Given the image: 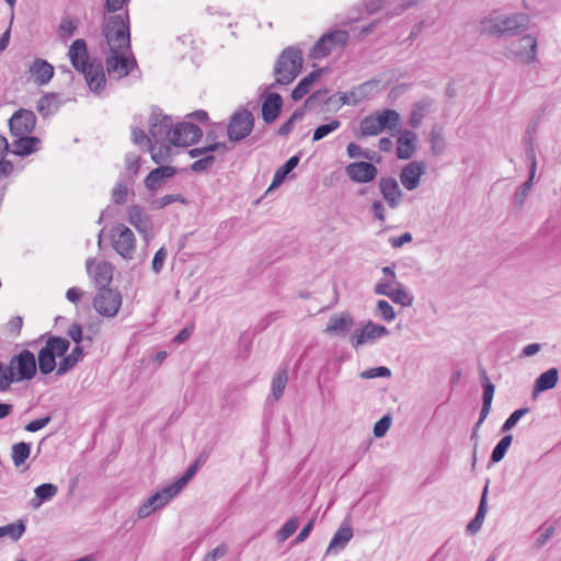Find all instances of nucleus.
<instances>
[{
    "label": "nucleus",
    "instance_id": "f257e3e1",
    "mask_svg": "<svg viewBox=\"0 0 561 561\" xmlns=\"http://www.w3.org/2000/svg\"><path fill=\"white\" fill-rule=\"evenodd\" d=\"M302 66V50L297 46L286 47L275 61L273 69L275 80L270 84V88H279L290 84L301 73Z\"/></svg>",
    "mask_w": 561,
    "mask_h": 561
},
{
    "label": "nucleus",
    "instance_id": "f03ea898",
    "mask_svg": "<svg viewBox=\"0 0 561 561\" xmlns=\"http://www.w3.org/2000/svg\"><path fill=\"white\" fill-rule=\"evenodd\" d=\"M36 373L37 363L35 355L28 350L21 351L11 357L7 370L3 371L2 380H0V391L9 390L13 382L33 379Z\"/></svg>",
    "mask_w": 561,
    "mask_h": 561
},
{
    "label": "nucleus",
    "instance_id": "7ed1b4c3",
    "mask_svg": "<svg viewBox=\"0 0 561 561\" xmlns=\"http://www.w3.org/2000/svg\"><path fill=\"white\" fill-rule=\"evenodd\" d=\"M102 35L106 39L110 50H112V48L130 50V23L128 11L124 14H112L108 16L104 14Z\"/></svg>",
    "mask_w": 561,
    "mask_h": 561
},
{
    "label": "nucleus",
    "instance_id": "20e7f679",
    "mask_svg": "<svg viewBox=\"0 0 561 561\" xmlns=\"http://www.w3.org/2000/svg\"><path fill=\"white\" fill-rule=\"evenodd\" d=\"M70 347V342L61 336L50 335L46 344L39 350L37 355V366L42 375H49L58 366L57 357L64 356Z\"/></svg>",
    "mask_w": 561,
    "mask_h": 561
},
{
    "label": "nucleus",
    "instance_id": "39448f33",
    "mask_svg": "<svg viewBox=\"0 0 561 561\" xmlns=\"http://www.w3.org/2000/svg\"><path fill=\"white\" fill-rule=\"evenodd\" d=\"M111 283L103 284L98 288L92 299L94 310L104 318H114L123 302V296L116 288L110 286Z\"/></svg>",
    "mask_w": 561,
    "mask_h": 561
},
{
    "label": "nucleus",
    "instance_id": "423d86ee",
    "mask_svg": "<svg viewBox=\"0 0 561 561\" xmlns=\"http://www.w3.org/2000/svg\"><path fill=\"white\" fill-rule=\"evenodd\" d=\"M255 117L243 106H240L229 118L227 136L231 142H240L251 135Z\"/></svg>",
    "mask_w": 561,
    "mask_h": 561
},
{
    "label": "nucleus",
    "instance_id": "0eeeda50",
    "mask_svg": "<svg viewBox=\"0 0 561 561\" xmlns=\"http://www.w3.org/2000/svg\"><path fill=\"white\" fill-rule=\"evenodd\" d=\"M274 89L270 88V85L260 87V90H262L260 94L262 119L266 125L276 122L284 106L283 96L274 92Z\"/></svg>",
    "mask_w": 561,
    "mask_h": 561
},
{
    "label": "nucleus",
    "instance_id": "6e6552de",
    "mask_svg": "<svg viewBox=\"0 0 561 561\" xmlns=\"http://www.w3.org/2000/svg\"><path fill=\"white\" fill-rule=\"evenodd\" d=\"M350 35L347 31L335 30L323 34L312 46L310 50V57L313 59H320L329 56L331 51L336 47H344L347 45Z\"/></svg>",
    "mask_w": 561,
    "mask_h": 561
},
{
    "label": "nucleus",
    "instance_id": "1a4fd4ad",
    "mask_svg": "<svg viewBox=\"0 0 561 561\" xmlns=\"http://www.w3.org/2000/svg\"><path fill=\"white\" fill-rule=\"evenodd\" d=\"M110 51L111 55L105 58V66L106 71L111 77L122 79L128 76L133 69L137 67L135 57L133 55L130 57L126 56L128 50L112 48Z\"/></svg>",
    "mask_w": 561,
    "mask_h": 561
},
{
    "label": "nucleus",
    "instance_id": "9d476101",
    "mask_svg": "<svg viewBox=\"0 0 561 561\" xmlns=\"http://www.w3.org/2000/svg\"><path fill=\"white\" fill-rule=\"evenodd\" d=\"M529 22V16L525 13L501 15L493 19V33L514 36L526 32Z\"/></svg>",
    "mask_w": 561,
    "mask_h": 561
},
{
    "label": "nucleus",
    "instance_id": "9b49d317",
    "mask_svg": "<svg viewBox=\"0 0 561 561\" xmlns=\"http://www.w3.org/2000/svg\"><path fill=\"white\" fill-rule=\"evenodd\" d=\"M203 137V130L192 122H181L173 126L170 144L174 147H190Z\"/></svg>",
    "mask_w": 561,
    "mask_h": 561
},
{
    "label": "nucleus",
    "instance_id": "f8f14e48",
    "mask_svg": "<svg viewBox=\"0 0 561 561\" xmlns=\"http://www.w3.org/2000/svg\"><path fill=\"white\" fill-rule=\"evenodd\" d=\"M114 250L124 259H130L135 252L136 239L134 232L124 224H117L111 230Z\"/></svg>",
    "mask_w": 561,
    "mask_h": 561
},
{
    "label": "nucleus",
    "instance_id": "ddd939ff",
    "mask_svg": "<svg viewBox=\"0 0 561 561\" xmlns=\"http://www.w3.org/2000/svg\"><path fill=\"white\" fill-rule=\"evenodd\" d=\"M508 54L517 61L529 65L537 61V38L531 35L512 42Z\"/></svg>",
    "mask_w": 561,
    "mask_h": 561
},
{
    "label": "nucleus",
    "instance_id": "4468645a",
    "mask_svg": "<svg viewBox=\"0 0 561 561\" xmlns=\"http://www.w3.org/2000/svg\"><path fill=\"white\" fill-rule=\"evenodd\" d=\"M149 123V135L156 142L165 140L170 142L174 126L171 116L163 114L159 107H153Z\"/></svg>",
    "mask_w": 561,
    "mask_h": 561
},
{
    "label": "nucleus",
    "instance_id": "2eb2a0df",
    "mask_svg": "<svg viewBox=\"0 0 561 561\" xmlns=\"http://www.w3.org/2000/svg\"><path fill=\"white\" fill-rule=\"evenodd\" d=\"M36 126V115L33 111L20 108L9 119V129L12 136L32 134Z\"/></svg>",
    "mask_w": 561,
    "mask_h": 561
},
{
    "label": "nucleus",
    "instance_id": "dca6fc26",
    "mask_svg": "<svg viewBox=\"0 0 561 561\" xmlns=\"http://www.w3.org/2000/svg\"><path fill=\"white\" fill-rule=\"evenodd\" d=\"M345 174L354 183L366 184L376 180L378 169L373 162L355 161L345 167Z\"/></svg>",
    "mask_w": 561,
    "mask_h": 561
},
{
    "label": "nucleus",
    "instance_id": "f3484780",
    "mask_svg": "<svg viewBox=\"0 0 561 561\" xmlns=\"http://www.w3.org/2000/svg\"><path fill=\"white\" fill-rule=\"evenodd\" d=\"M389 330L381 324L368 321L362 329L355 330L351 335V344L357 348L365 343H371L375 340L388 335Z\"/></svg>",
    "mask_w": 561,
    "mask_h": 561
},
{
    "label": "nucleus",
    "instance_id": "a211bd4d",
    "mask_svg": "<svg viewBox=\"0 0 561 561\" xmlns=\"http://www.w3.org/2000/svg\"><path fill=\"white\" fill-rule=\"evenodd\" d=\"M84 76L87 84L93 93L102 92L106 84L104 67L100 59L94 58L85 66L84 71H79Z\"/></svg>",
    "mask_w": 561,
    "mask_h": 561
},
{
    "label": "nucleus",
    "instance_id": "6ab92c4d",
    "mask_svg": "<svg viewBox=\"0 0 561 561\" xmlns=\"http://www.w3.org/2000/svg\"><path fill=\"white\" fill-rule=\"evenodd\" d=\"M378 188L387 205L392 209L398 208L404 195L398 181L392 176H382L378 181Z\"/></svg>",
    "mask_w": 561,
    "mask_h": 561
},
{
    "label": "nucleus",
    "instance_id": "aec40b11",
    "mask_svg": "<svg viewBox=\"0 0 561 561\" xmlns=\"http://www.w3.org/2000/svg\"><path fill=\"white\" fill-rule=\"evenodd\" d=\"M354 318L347 312L333 313L327 323L324 333L331 336H346L354 327Z\"/></svg>",
    "mask_w": 561,
    "mask_h": 561
},
{
    "label": "nucleus",
    "instance_id": "412c9836",
    "mask_svg": "<svg viewBox=\"0 0 561 561\" xmlns=\"http://www.w3.org/2000/svg\"><path fill=\"white\" fill-rule=\"evenodd\" d=\"M426 165L423 161H412L404 165L400 172V182L408 191L415 190L422 175L425 174Z\"/></svg>",
    "mask_w": 561,
    "mask_h": 561
},
{
    "label": "nucleus",
    "instance_id": "4be33fe9",
    "mask_svg": "<svg viewBox=\"0 0 561 561\" xmlns=\"http://www.w3.org/2000/svg\"><path fill=\"white\" fill-rule=\"evenodd\" d=\"M127 215L128 222L134 226L139 233L144 234L145 238L151 233L152 221L141 206L136 204L130 205Z\"/></svg>",
    "mask_w": 561,
    "mask_h": 561
},
{
    "label": "nucleus",
    "instance_id": "5701e85b",
    "mask_svg": "<svg viewBox=\"0 0 561 561\" xmlns=\"http://www.w3.org/2000/svg\"><path fill=\"white\" fill-rule=\"evenodd\" d=\"M526 158L529 161V178L526 182H524L514 194V204L516 207H522L529 194V191L533 186V180L536 174L537 169V160L536 152L534 148H529L526 151Z\"/></svg>",
    "mask_w": 561,
    "mask_h": 561
},
{
    "label": "nucleus",
    "instance_id": "b1692460",
    "mask_svg": "<svg viewBox=\"0 0 561 561\" xmlns=\"http://www.w3.org/2000/svg\"><path fill=\"white\" fill-rule=\"evenodd\" d=\"M353 538V528L350 522V518L346 517L340 525L339 529L333 535L329 547L327 549V554L336 553L343 550L350 540Z\"/></svg>",
    "mask_w": 561,
    "mask_h": 561
},
{
    "label": "nucleus",
    "instance_id": "393cba45",
    "mask_svg": "<svg viewBox=\"0 0 561 561\" xmlns=\"http://www.w3.org/2000/svg\"><path fill=\"white\" fill-rule=\"evenodd\" d=\"M68 56L72 67L77 71H84L85 66L91 62L88 54L87 43L82 38L75 39L69 47Z\"/></svg>",
    "mask_w": 561,
    "mask_h": 561
},
{
    "label": "nucleus",
    "instance_id": "a878e982",
    "mask_svg": "<svg viewBox=\"0 0 561 561\" xmlns=\"http://www.w3.org/2000/svg\"><path fill=\"white\" fill-rule=\"evenodd\" d=\"M15 139L11 144V153L18 157H27L38 151V145L41 140L36 136L25 134L21 136H14Z\"/></svg>",
    "mask_w": 561,
    "mask_h": 561
},
{
    "label": "nucleus",
    "instance_id": "bb28decb",
    "mask_svg": "<svg viewBox=\"0 0 561 561\" xmlns=\"http://www.w3.org/2000/svg\"><path fill=\"white\" fill-rule=\"evenodd\" d=\"M179 170L172 165H159L158 168L152 169L145 179V186L151 191H158L163 180L173 178L176 175Z\"/></svg>",
    "mask_w": 561,
    "mask_h": 561
},
{
    "label": "nucleus",
    "instance_id": "cd10ccee",
    "mask_svg": "<svg viewBox=\"0 0 561 561\" xmlns=\"http://www.w3.org/2000/svg\"><path fill=\"white\" fill-rule=\"evenodd\" d=\"M416 140L417 135L410 129H404L401 131V135L399 136L397 140V150L396 154L398 159L401 160H409L412 158L416 150Z\"/></svg>",
    "mask_w": 561,
    "mask_h": 561
},
{
    "label": "nucleus",
    "instance_id": "c85d7f7f",
    "mask_svg": "<svg viewBox=\"0 0 561 561\" xmlns=\"http://www.w3.org/2000/svg\"><path fill=\"white\" fill-rule=\"evenodd\" d=\"M480 375L482 377V386H483V403L480 412V417L478 422L473 426L471 438H474L477 435L478 427L485 420L491 409V379L488 376V371L481 365L479 366Z\"/></svg>",
    "mask_w": 561,
    "mask_h": 561
},
{
    "label": "nucleus",
    "instance_id": "c756f323",
    "mask_svg": "<svg viewBox=\"0 0 561 561\" xmlns=\"http://www.w3.org/2000/svg\"><path fill=\"white\" fill-rule=\"evenodd\" d=\"M30 72L38 85H44L53 79L55 69L47 60L36 58L30 67Z\"/></svg>",
    "mask_w": 561,
    "mask_h": 561
},
{
    "label": "nucleus",
    "instance_id": "7c9ffc66",
    "mask_svg": "<svg viewBox=\"0 0 561 561\" xmlns=\"http://www.w3.org/2000/svg\"><path fill=\"white\" fill-rule=\"evenodd\" d=\"M87 272L93 280H113L114 267L110 262L89 259Z\"/></svg>",
    "mask_w": 561,
    "mask_h": 561
},
{
    "label": "nucleus",
    "instance_id": "2f4dec72",
    "mask_svg": "<svg viewBox=\"0 0 561 561\" xmlns=\"http://www.w3.org/2000/svg\"><path fill=\"white\" fill-rule=\"evenodd\" d=\"M488 491H489V480H486L485 485L483 488L480 504H479L478 511L476 513V516L467 525L466 531L469 536L476 535L480 530V528L483 524L485 514L488 512V500H486Z\"/></svg>",
    "mask_w": 561,
    "mask_h": 561
},
{
    "label": "nucleus",
    "instance_id": "473e14b6",
    "mask_svg": "<svg viewBox=\"0 0 561 561\" xmlns=\"http://www.w3.org/2000/svg\"><path fill=\"white\" fill-rule=\"evenodd\" d=\"M325 71V68H320L311 71L306 77H304L297 85L291 91L293 101L297 102L301 100L305 95H307L312 87V84L318 80L321 75Z\"/></svg>",
    "mask_w": 561,
    "mask_h": 561
},
{
    "label": "nucleus",
    "instance_id": "72a5a7b5",
    "mask_svg": "<svg viewBox=\"0 0 561 561\" xmlns=\"http://www.w3.org/2000/svg\"><path fill=\"white\" fill-rule=\"evenodd\" d=\"M61 357L62 358L59 362L58 367L56 369L57 377L66 375L76 367V365L83 357V347L80 345H76L69 354L66 353Z\"/></svg>",
    "mask_w": 561,
    "mask_h": 561
},
{
    "label": "nucleus",
    "instance_id": "f704fd0d",
    "mask_svg": "<svg viewBox=\"0 0 561 561\" xmlns=\"http://www.w3.org/2000/svg\"><path fill=\"white\" fill-rule=\"evenodd\" d=\"M58 492V486L54 483H43L35 488V496L30 501L33 508H38L44 502L51 500Z\"/></svg>",
    "mask_w": 561,
    "mask_h": 561
},
{
    "label": "nucleus",
    "instance_id": "c9c22d12",
    "mask_svg": "<svg viewBox=\"0 0 561 561\" xmlns=\"http://www.w3.org/2000/svg\"><path fill=\"white\" fill-rule=\"evenodd\" d=\"M559 379V370L554 367L540 374L534 385V394L550 390L556 387Z\"/></svg>",
    "mask_w": 561,
    "mask_h": 561
},
{
    "label": "nucleus",
    "instance_id": "e433bc0d",
    "mask_svg": "<svg viewBox=\"0 0 561 561\" xmlns=\"http://www.w3.org/2000/svg\"><path fill=\"white\" fill-rule=\"evenodd\" d=\"M8 153H11V145L8 139L0 134V181L9 178L14 172L13 162L5 159Z\"/></svg>",
    "mask_w": 561,
    "mask_h": 561
},
{
    "label": "nucleus",
    "instance_id": "4c0bfd02",
    "mask_svg": "<svg viewBox=\"0 0 561 561\" xmlns=\"http://www.w3.org/2000/svg\"><path fill=\"white\" fill-rule=\"evenodd\" d=\"M59 94L56 92L45 93L37 102L36 110L43 117H48L55 113L60 105Z\"/></svg>",
    "mask_w": 561,
    "mask_h": 561
},
{
    "label": "nucleus",
    "instance_id": "58836bf2",
    "mask_svg": "<svg viewBox=\"0 0 561 561\" xmlns=\"http://www.w3.org/2000/svg\"><path fill=\"white\" fill-rule=\"evenodd\" d=\"M170 142L160 141L150 144L148 151L151 153V159L154 163L162 165L163 162L171 160L172 148Z\"/></svg>",
    "mask_w": 561,
    "mask_h": 561
},
{
    "label": "nucleus",
    "instance_id": "ea45409f",
    "mask_svg": "<svg viewBox=\"0 0 561 561\" xmlns=\"http://www.w3.org/2000/svg\"><path fill=\"white\" fill-rule=\"evenodd\" d=\"M433 101L430 98H424L414 104L413 110L409 116L408 124L412 128H419L425 116V112L432 105Z\"/></svg>",
    "mask_w": 561,
    "mask_h": 561
},
{
    "label": "nucleus",
    "instance_id": "a19ab883",
    "mask_svg": "<svg viewBox=\"0 0 561 561\" xmlns=\"http://www.w3.org/2000/svg\"><path fill=\"white\" fill-rule=\"evenodd\" d=\"M287 381H288L287 368L286 367L279 368L273 376L272 385H271L272 397L275 401H278L283 397Z\"/></svg>",
    "mask_w": 561,
    "mask_h": 561
},
{
    "label": "nucleus",
    "instance_id": "79ce46f5",
    "mask_svg": "<svg viewBox=\"0 0 561 561\" xmlns=\"http://www.w3.org/2000/svg\"><path fill=\"white\" fill-rule=\"evenodd\" d=\"M180 492H175L173 488V483L162 488L161 491L156 492L151 495L149 500V504H153L156 510L163 507L167 505L173 497H175Z\"/></svg>",
    "mask_w": 561,
    "mask_h": 561
},
{
    "label": "nucleus",
    "instance_id": "37998d69",
    "mask_svg": "<svg viewBox=\"0 0 561 561\" xmlns=\"http://www.w3.org/2000/svg\"><path fill=\"white\" fill-rule=\"evenodd\" d=\"M126 170L119 174L123 181L135 182L140 170V158L127 154L126 158Z\"/></svg>",
    "mask_w": 561,
    "mask_h": 561
},
{
    "label": "nucleus",
    "instance_id": "c03bdc74",
    "mask_svg": "<svg viewBox=\"0 0 561 561\" xmlns=\"http://www.w3.org/2000/svg\"><path fill=\"white\" fill-rule=\"evenodd\" d=\"M333 96H329V90L327 88L314 91L305 100V106H309V111L316 110L321 103L330 104Z\"/></svg>",
    "mask_w": 561,
    "mask_h": 561
},
{
    "label": "nucleus",
    "instance_id": "a18cd8bd",
    "mask_svg": "<svg viewBox=\"0 0 561 561\" xmlns=\"http://www.w3.org/2000/svg\"><path fill=\"white\" fill-rule=\"evenodd\" d=\"M376 115L382 130L386 128L393 129L400 121L399 113L391 108H386Z\"/></svg>",
    "mask_w": 561,
    "mask_h": 561
},
{
    "label": "nucleus",
    "instance_id": "49530a36",
    "mask_svg": "<svg viewBox=\"0 0 561 561\" xmlns=\"http://www.w3.org/2000/svg\"><path fill=\"white\" fill-rule=\"evenodd\" d=\"M31 454V445L25 442L16 443L12 446V460L14 466L23 465Z\"/></svg>",
    "mask_w": 561,
    "mask_h": 561
},
{
    "label": "nucleus",
    "instance_id": "de8ad7c7",
    "mask_svg": "<svg viewBox=\"0 0 561 561\" xmlns=\"http://www.w3.org/2000/svg\"><path fill=\"white\" fill-rule=\"evenodd\" d=\"M25 533V524L22 520L11 523L0 527V534L10 538L12 541H18Z\"/></svg>",
    "mask_w": 561,
    "mask_h": 561
},
{
    "label": "nucleus",
    "instance_id": "09e8293b",
    "mask_svg": "<svg viewBox=\"0 0 561 561\" xmlns=\"http://www.w3.org/2000/svg\"><path fill=\"white\" fill-rule=\"evenodd\" d=\"M382 129L378 124L377 115H369L360 122V133L363 136H375L381 133Z\"/></svg>",
    "mask_w": 561,
    "mask_h": 561
},
{
    "label": "nucleus",
    "instance_id": "8fccbe9b",
    "mask_svg": "<svg viewBox=\"0 0 561 561\" xmlns=\"http://www.w3.org/2000/svg\"><path fill=\"white\" fill-rule=\"evenodd\" d=\"M172 203L187 204V199L182 194H168L156 198L151 202V208L154 210L162 209Z\"/></svg>",
    "mask_w": 561,
    "mask_h": 561
},
{
    "label": "nucleus",
    "instance_id": "3c124183",
    "mask_svg": "<svg viewBox=\"0 0 561 561\" xmlns=\"http://www.w3.org/2000/svg\"><path fill=\"white\" fill-rule=\"evenodd\" d=\"M340 126H341V122L339 119H332L328 124H323V125L318 126L313 130L312 140L313 141H319V140L323 139L329 134H331V133L335 131L336 129H339Z\"/></svg>",
    "mask_w": 561,
    "mask_h": 561
},
{
    "label": "nucleus",
    "instance_id": "603ef678",
    "mask_svg": "<svg viewBox=\"0 0 561 561\" xmlns=\"http://www.w3.org/2000/svg\"><path fill=\"white\" fill-rule=\"evenodd\" d=\"M130 181H123L119 176L118 183L112 190V199L116 205H124L126 203V197L128 195L127 184Z\"/></svg>",
    "mask_w": 561,
    "mask_h": 561
},
{
    "label": "nucleus",
    "instance_id": "864d4df0",
    "mask_svg": "<svg viewBox=\"0 0 561 561\" xmlns=\"http://www.w3.org/2000/svg\"><path fill=\"white\" fill-rule=\"evenodd\" d=\"M78 28V20L65 16L61 19L58 33L62 38H69L75 35Z\"/></svg>",
    "mask_w": 561,
    "mask_h": 561
},
{
    "label": "nucleus",
    "instance_id": "5fc2aeb1",
    "mask_svg": "<svg viewBox=\"0 0 561 561\" xmlns=\"http://www.w3.org/2000/svg\"><path fill=\"white\" fill-rule=\"evenodd\" d=\"M298 526L299 519L297 517H291L290 519H288L277 531V540L279 542L287 540L297 530Z\"/></svg>",
    "mask_w": 561,
    "mask_h": 561
},
{
    "label": "nucleus",
    "instance_id": "6e6d98bb",
    "mask_svg": "<svg viewBox=\"0 0 561 561\" xmlns=\"http://www.w3.org/2000/svg\"><path fill=\"white\" fill-rule=\"evenodd\" d=\"M215 161H216V157L211 153H208V154L197 159L196 161H194L190 165V170L195 173H202L204 171L209 170L214 165Z\"/></svg>",
    "mask_w": 561,
    "mask_h": 561
},
{
    "label": "nucleus",
    "instance_id": "4d7b16f0",
    "mask_svg": "<svg viewBox=\"0 0 561 561\" xmlns=\"http://www.w3.org/2000/svg\"><path fill=\"white\" fill-rule=\"evenodd\" d=\"M199 468L194 462L186 469V471L173 482L175 492H181L191 479L196 474Z\"/></svg>",
    "mask_w": 561,
    "mask_h": 561
},
{
    "label": "nucleus",
    "instance_id": "13d9d810",
    "mask_svg": "<svg viewBox=\"0 0 561 561\" xmlns=\"http://www.w3.org/2000/svg\"><path fill=\"white\" fill-rule=\"evenodd\" d=\"M512 440L513 436L511 434L502 437V439L493 448V462H499L504 458L508 447L512 444Z\"/></svg>",
    "mask_w": 561,
    "mask_h": 561
},
{
    "label": "nucleus",
    "instance_id": "bf43d9fd",
    "mask_svg": "<svg viewBox=\"0 0 561 561\" xmlns=\"http://www.w3.org/2000/svg\"><path fill=\"white\" fill-rule=\"evenodd\" d=\"M388 297L396 304H399L403 307L411 306L413 302V297L409 295L402 288L392 289Z\"/></svg>",
    "mask_w": 561,
    "mask_h": 561
},
{
    "label": "nucleus",
    "instance_id": "052dcab7",
    "mask_svg": "<svg viewBox=\"0 0 561 561\" xmlns=\"http://www.w3.org/2000/svg\"><path fill=\"white\" fill-rule=\"evenodd\" d=\"M391 376V370L386 366H378L374 368L366 369L359 374L362 379H373V378H389Z\"/></svg>",
    "mask_w": 561,
    "mask_h": 561
},
{
    "label": "nucleus",
    "instance_id": "680f3d73",
    "mask_svg": "<svg viewBox=\"0 0 561 561\" xmlns=\"http://www.w3.org/2000/svg\"><path fill=\"white\" fill-rule=\"evenodd\" d=\"M430 141H431V151L434 156H440L443 154L445 150V140L443 136L435 129L431 131L430 135Z\"/></svg>",
    "mask_w": 561,
    "mask_h": 561
},
{
    "label": "nucleus",
    "instance_id": "e2e57ef3",
    "mask_svg": "<svg viewBox=\"0 0 561 561\" xmlns=\"http://www.w3.org/2000/svg\"><path fill=\"white\" fill-rule=\"evenodd\" d=\"M529 411L528 408H520V409H517L515 410L508 417L507 420L504 422L502 428H501V432H507L510 430H512L516 424L517 422L525 415L527 414Z\"/></svg>",
    "mask_w": 561,
    "mask_h": 561
},
{
    "label": "nucleus",
    "instance_id": "0e129e2a",
    "mask_svg": "<svg viewBox=\"0 0 561 561\" xmlns=\"http://www.w3.org/2000/svg\"><path fill=\"white\" fill-rule=\"evenodd\" d=\"M378 83V80H368L357 85V94L362 95L363 100L373 96L377 91Z\"/></svg>",
    "mask_w": 561,
    "mask_h": 561
},
{
    "label": "nucleus",
    "instance_id": "69168bd1",
    "mask_svg": "<svg viewBox=\"0 0 561 561\" xmlns=\"http://www.w3.org/2000/svg\"><path fill=\"white\" fill-rule=\"evenodd\" d=\"M391 425V416L390 415H383L380 417L374 425V435L377 438L383 437Z\"/></svg>",
    "mask_w": 561,
    "mask_h": 561
},
{
    "label": "nucleus",
    "instance_id": "338daca9",
    "mask_svg": "<svg viewBox=\"0 0 561 561\" xmlns=\"http://www.w3.org/2000/svg\"><path fill=\"white\" fill-rule=\"evenodd\" d=\"M229 550V547L227 543L222 542L219 546H217L215 549L209 551L203 559V561H217L220 558L225 557Z\"/></svg>",
    "mask_w": 561,
    "mask_h": 561
},
{
    "label": "nucleus",
    "instance_id": "774afa93",
    "mask_svg": "<svg viewBox=\"0 0 561 561\" xmlns=\"http://www.w3.org/2000/svg\"><path fill=\"white\" fill-rule=\"evenodd\" d=\"M377 308L386 321H392L396 317L392 306L386 300H378Z\"/></svg>",
    "mask_w": 561,
    "mask_h": 561
}]
</instances>
